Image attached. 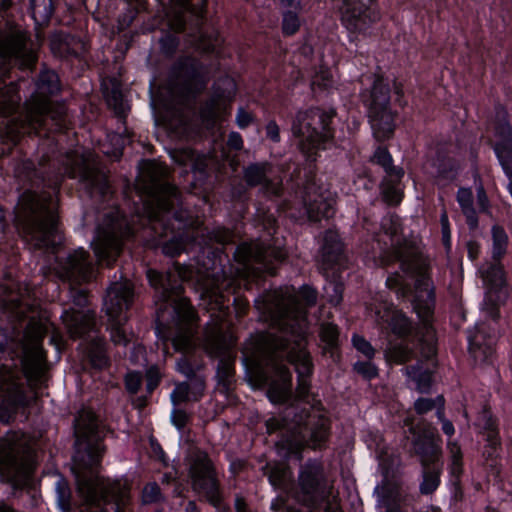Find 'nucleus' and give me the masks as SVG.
<instances>
[{"mask_svg":"<svg viewBox=\"0 0 512 512\" xmlns=\"http://www.w3.org/2000/svg\"><path fill=\"white\" fill-rule=\"evenodd\" d=\"M91 339L93 343L89 348L88 357L94 367L101 369L107 364L104 342L101 339L95 340L94 337H91Z\"/></svg>","mask_w":512,"mask_h":512,"instance_id":"obj_47","label":"nucleus"},{"mask_svg":"<svg viewBox=\"0 0 512 512\" xmlns=\"http://www.w3.org/2000/svg\"><path fill=\"white\" fill-rule=\"evenodd\" d=\"M226 312L221 306L218 315H215L211 323H208L203 344L206 351L212 356L219 358L217 375L223 382H229L233 374L234 354L232 351L235 338L227 330L224 322Z\"/></svg>","mask_w":512,"mask_h":512,"instance_id":"obj_11","label":"nucleus"},{"mask_svg":"<svg viewBox=\"0 0 512 512\" xmlns=\"http://www.w3.org/2000/svg\"><path fill=\"white\" fill-rule=\"evenodd\" d=\"M331 115L318 109L300 112L292 125V134L300 151L309 161L316 160L317 151L325 148L332 137L328 120Z\"/></svg>","mask_w":512,"mask_h":512,"instance_id":"obj_10","label":"nucleus"},{"mask_svg":"<svg viewBox=\"0 0 512 512\" xmlns=\"http://www.w3.org/2000/svg\"><path fill=\"white\" fill-rule=\"evenodd\" d=\"M20 96L18 86L14 83L0 87V113L4 117L11 116L19 107Z\"/></svg>","mask_w":512,"mask_h":512,"instance_id":"obj_38","label":"nucleus"},{"mask_svg":"<svg viewBox=\"0 0 512 512\" xmlns=\"http://www.w3.org/2000/svg\"><path fill=\"white\" fill-rule=\"evenodd\" d=\"M181 281H193L204 293L216 295L220 289L218 279L211 278L208 271L194 269L192 264L175 265L173 271L163 275L155 270H147V278L155 289L157 308V321L159 325L166 322V313L171 319L172 327H169L167 335L177 351L188 352L195 347L194 323L196 314L188 300L182 295Z\"/></svg>","mask_w":512,"mask_h":512,"instance_id":"obj_3","label":"nucleus"},{"mask_svg":"<svg viewBox=\"0 0 512 512\" xmlns=\"http://www.w3.org/2000/svg\"><path fill=\"white\" fill-rule=\"evenodd\" d=\"M411 356L412 351L405 341H400L399 343H389L385 351L386 359L398 364L408 361Z\"/></svg>","mask_w":512,"mask_h":512,"instance_id":"obj_43","label":"nucleus"},{"mask_svg":"<svg viewBox=\"0 0 512 512\" xmlns=\"http://www.w3.org/2000/svg\"><path fill=\"white\" fill-rule=\"evenodd\" d=\"M374 494L377 496L378 502L387 507L386 512H400L397 507H388V499L390 497L394 498V488L390 485L386 483L378 484L374 489Z\"/></svg>","mask_w":512,"mask_h":512,"instance_id":"obj_53","label":"nucleus"},{"mask_svg":"<svg viewBox=\"0 0 512 512\" xmlns=\"http://www.w3.org/2000/svg\"><path fill=\"white\" fill-rule=\"evenodd\" d=\"M134 233L128 220L118 208L107 213L98 226L91 243L95 256H107L109 253H121Z\"/></svg>","mask_w":512,"mask_h":512,"instance_id":"obj_15","label":"nucleus"},{"mask_svg":"<svg viewBox=\"0 0 512 512\" xmlns=\"http://www.w3.org/2000/svg\"><path fill=\"white\" fill-rule=\"evenodd\" d=\"M373 0H343L342 22L350 35L364 33L377 20L378 14L372 8ZM354 39L351 37V41Z\"/></svg>","mask_w":512,"mask_h":512,"instance_id":"obj_26","label":"nucleus"},{"mask_svg":"<svg viewBox=\"0 0 512 512\" xmlns=\"http://www.w3.org/2000/svg\"><path fill=\"white\" fill-rule=\"evenodd\" d=\"M478 274L484 289L482 312L487 317L496 320L500 316L498 308L508 298L506 276L499 258H486L479 265Z\"/></svg>","mask_w":512,"mask_h":512,"instance_id":"obj_16","label":"nucleus"},{"mask_svg":"<svg viewBox=\"0 0 512 512\" xmlns=\"http://www.w3.org/2000/svg\"><path fill=\"white\" fill-rule=\"evenodd\" d=\"M108 139L113 144V148L109 149V148H106L105 145H103L101 147V151L104 154H107L111 157L119 158L122 153V149H123L124 145L128 141V138L125 136H122L121 134H110V135H108Z\"/></svg>","mask_w":512,"mask_h":512,"instance_id":"obj_54","label":"nucleus"},{"mask_svg":"<svg viewBox=\"0 0 512 512\" xmlns=\"http://www.w3.org/2000/svg\"><path fill=\"white\" fill-rule=\"evenodd\" d=\"M303 202L305 214L311 221L328 219L334 213V195L328 189L317 186L314 181L307 183Z\"/></svg>","mask_w":512,"mask_h":512,"instance_id":"obj_28","label":"nucleus"},{"mask_svg":"<svg viewBox=\"0 0 512 512\" xmlns=\"http://www.w3.org/2000/svg\"><path fill=\"white\" fill-rule=\"evenodd\" d=\"M170 7L165 15L167 31L160 38V48L165 55L172 54L179 44L176 37L187 29L191 45L204 52H214L220 44L218 36L209 34L202 25L206 0H169Z\"/></svg>","mask_w":512,"mask_h":512,"instance_id":"obj_8","label":"nucleus"},{"mask_svg":"<svg viewBox=\"0 0 512 512\" xmlns=\"http://www.w3.org/2000/svg\"><path fill=\"white\" fill-rule=\"evenodd\" d=\"M49 104H51L49 102ZM34 99H31L25 106L24 111L5 123V136L9 142L13 145L16 144L22 134L25 133H38L39 130L46 125V121L49 119L55 120L60 115L59 112L51 111V105L48 109L42 112L40 115H36L33 110Z\"/></svg>","mask_w":512,"mask_h":512,"instance_id":"obj_22","label":"nucleus"},{"mask_svg":"<svg viewBox=\"0 0 512 512\" xmlns=\"http://www.w3.org/2000/svg\"><path fill=\"white\" fill-rule=\"evenodd\" d=\"M375 321L378 324L388 323L394 334L404 337L411 331V323L400 311L393 309L387 303L380 304L375 311Z\"/></svg>","mask_w":512,"mask_h":512,"instance_id":"obj_32","label":"nucleus"},{"mask_svg":"<svg viewBox=\"0 0 512 512\" xmlns=\"http://www.w3.org/2000/svg\"><path fill=\"white\" fill-rule=\"evenodd\" d=\"M141 375L138 372H129L125 378L126 388L130 393H136L141 385Z\"/></svg>","mask_w":512,"mask_h":512,"instance_id":"obj_64","label":"nucleus"},{"mask_svg":"<svg viewBox=\"0 0 512 512\" xmlns=\"http://www.w3.org/2000/svg\"><path fill=\"white\" fill-rule=\"evenodd\" d=\"M322 256H339L343 253V242L334 230H328L320 242Z\"/></svg>","mask_w":512,"mask_h":512,"instance_id":"obj_40","label":"nucleus"},{"mask_svg":"<svg viewBox=\"0 0 512 512\" xmlns=\"http://www.w3.org/2000/svg\"><path fill=\"white\" fill-rule=\"evenodd\" d=\"M373 161L383 167L387 176L392 179H401L403 176L402 169L396 168L392 165V157L388 150L383 147H378L373 155Z\"/></svg>","mask_w":512,"mask_h":512,"instance_id":"obj_41","label":"nucleus"},{"mask_svg":"<svg viewBox=\"0 0 512 512\" xmlns=\"http://www.w3.org/2000/svg\"><path fill=\"white\" fill-rule=\"evenodd\" d=\"M61 173L78 178L92 191L105 197L110 193L106 174L98 167L95 154L82 147L67 153L61 160Z\"/></svg>","mask_w":512,"mask_h":512,"instance_id":"obj_13","label":"nucleus"},{"mask_svg":"<svg viewBox=\"0 0 512 512\" xmlns=\"http://www.w3.org/2000/svg\"><path fill=\"white\" fill-rule=\"evenodd\" d=\"M181 86L170 91L169 99L153 100L155 122L176 139L189 136L191 100L204 86L205 80L194 60L179 71Z\"/></svg>","mask_w":512,"mask_h":512,"instance_id":"obj_7","label":"nucleus"},{"mask_svg":"<svg viewBox=\"0 0 512 512\" xmlns=\"http://www.w3.org/2000/svg\"><path fill=\"white\" fill-rule=\"evenodd\" d=\"M59 91V79L53 71H43L36 83V91L32 96L34 99V107L36 115H40L49 107L48 96L55 94Z\"/></svg>","mask_w":512,"mask_h":512,"instance_id":"obj_31","label":"nucleus"},{"mask_svg":"<svg viewBox=\"0 0 512 512\" xmlns=\"http://www.w3.org/2000/svg\"><path fill=\"white\" fill-rule=\"evenodd\" d=\"M469 351L476 361H487L493 354L494 337L486 335L484 325H477L468 332Z\"/></svg>","mask_w":512,"mask_h":512,"instance_id":"obj_33","label":"nucleus"},{"mask_svg":"<svg viewBox=\"0 0 512 512\" xmlns=\"http://www.w3.org/2000/svg\"><path fill=\"white\" fill-rule=\"evenodd\" d=\"M134 297L133 284L127 279L113 282L104 297V310L108 317L111 340L118 345H127L130 336L124 327L125 311L132 304Z\"/></svg>","mask_w":512,"mask_h":512,"instance_id":"obj_12","label":"nucleus"},{"mask_svg":"<svg viewBox=\"0 0 512 512\" xmlns=\"http://www.w3.org/2000/svg\"><path fill=\"white\" fill-rule=\"evenodd\" d=\"M352 342L357 351L362 353L368 359H371L374 356L375 351L373 347L363 337L354 335L352 338Z\"/></svg>","mask_w":512,"mask_h":512,"instance_id":"obj_61","label":"nucleus"},{"mask_svg":"<svg viewBox=\"0 0 512 512\" xmlns=\"http://www.w3.org/2000/svg\"><path fill=\"white\" fill-rule=\"evenodd\" d=\"M56 489V502L59 509L66 512L70 509V489L66 481L59 478L55 484Z\"/></svg>","mask_w":512,"mask_h":512,"instance_id":"obj_49","label":"nucleus"},{"mask_svg":"<svg viewBox=\"0 0 512 512\" xmlns=\"http://www.w3.org/2000/svg\"><path fill=\"white\" fill-rule=\"evenodd\" d=\"M235 93L236 83L229 76L219 79L214 84L211 98L200 110L201 122L208 130L220 127Z\"/></svg>","mask_w":512,"mask_h":512,"instance_id":"obj_20","label":"nucleus"},{"mask_svg":"<svg viewBox=\"0 0 512 512\" xmlns=\"http://www.w3.org/2000/svg\"><path fill=\"white\" fill-rule=\"evenodd\" d=\"M408 377L415 383L416 389L420 392L428 390L431 384V373L428 368H423L422 364L406 369Z\"/></svg>","mask_w":512,"mask_h":512,"instance_id":"obj_42","label":"nucleus"},{"mask_svg":"<svg viewBox=\"0 0 512 512\" xmlns=\"http://www.w3.org/2000/svg\"><path fill=\"white\" fill-rule=\"evenodd\" d=\"M275 173L267 164H254L245 170V178L249 185H260L261 190L267 195H278L281 184L274 179Z\"/></svg>","mask_w":512,"mask_h":512,"instance_id":"obj_30","label":"nucleus"},{"mask_svg":"<svg viewBox=\"0 0 512 512\" xmlns=\"http://www.w3.org/2000/svg\"><path fill=\"white\" fill-rule=\"evenodd\" d=\"M447 449L450 457L449 472L454 482H457L463 471L461 448L456 442L448 441Z\"/></svg>","mask_w":512,"mask_h":512,"instance_id":"obj_44","label":"nucleus"},{"mask_svg":"<svg viewBox=\"0 0 512 512\" xmlns=\"http://www.w3.org/2000/svg\"><path fill=\"white\" fill-rule=\"evenodd\" d=\"M12 63L20 64L23 67H30L34 63V55L27 48L25 36L16 33L0 41V76L7 72L6 65Z\"/></svg>","mask_w":512,"mask_h":512,"instance_id":"obj_29","label":"nucleus"},{"mask_svg":"<svg viewBox=\"0 0 512 512\" xmlns=\"http://www.w3.org/2000/svg\"><path fill=\"white\" fill-rule=\"evenodd\" d=\"M487 137L505 174L512 178V127L505 117L497 118L489 124Z\"/></svg>","mask_w":512,"mask_h":512,"instance_id":"obj_25","label":"nucleus"},{"mask_svg":"<svg viewBox=\"0 0 512 512\" xmlns=\"http://www.w3.org/2000/svg\"><path fill=\"white\" fill-rule=\"evenodd\" d=\"M388 105V83L382 77H378L368 100L371 129L378 141L389 139L394 131V115Z\"/></svg>","mask_w":512,"mask_h":512,"instance_id":"obj_19","label":"nucleus"},{"mask_svg":"<svg viewBox=\"0 0 512 512\" xmlns=\"http://www.w3.org/2000/svg\"><path fill=\"white\" fill-rule=\"evenodd\" d=\"M320 65L319 70L312 77V86L319 88H330L334 83V74L330 66L336 63V59L332 54V45H326L322 51L317 52Z\"/></svg>","mask_w":512,"mask_h":512,"instance_id":"obj_34","label":"nucleus"},{"mask_svg":"<svg viewBox=\"0 0 512 512\" xmlns=\"http://www.w3.org/2000/svg\"><path fill=\"white\" fill-rule=\"evenodd\" d=\"M382 228L385 234L389 237L391 245L400 244L398 236V219L393 216L385 217L382 220Z\"/></svg>","mask_w":512,"mask_h":512,"instance_id":"obj_56","label":"nucleus"},{"mask_svg":"<svg viewBox=\"0 0 512 512\" xmlns=\"http://www.w3.org/2000/svg\"><path fill=\"white\" fill-rule=\"evenodd\" d=\"M268 250L266 246L256 240L252 242H243L239 245L236 256H267Z\"/></svg>","mask_w":512,"mask_h":512,"instance_id":"obj_50","label":"nucleus"},{"mask_svg":"<svg viewBox=\"0 0 512 512\" xmlns=\"http://www.w3.org/2000/svg\"><path fill=\"white\" fill-rule=\"evenodd\" d=\"M493 256H503L506 252L508 237L504 229L499 226L492 228Z\"/></svg>","mask_w":512,"mask_h":512,"instance_id":"obj_52","label":"nucleus"},{"mask_svg":"<svg viewBox=\"0 0 512 512\" xmlns=\"http://www.w3.org/2000/svg\"><path fill=\"white\" fill-rule=\"evenodd\" d=\"M236 263L235 275L242 278L257 277L262 266L261 262L251 263V258H233Z\"/></svg>","mask_w":512,"mask_h":512,"instance_id":"obj_46","label":"nucleus"},{"mask_svg":"<svg viewBox=\"0 0 512 512\" xmlns=\"http://www.w3.org/2000/svg\"><path fill=\"white\" fill-rule=\"evenodd\" d=\"M413 434L415 452L420 456L423 466V481L420 484V491L423 494H430L437 489L440 483L442 466L436 465L441 453L440 441L436 431L431 426H424L416 429L410 428Z\"/></svg>","mask_w":512,"mask_h":512,"instance_id":"obj_14","label":"nucleus"},{"mask_svg":"<svg viewBox=\"0 0 512 512\" xmlns=\"http://www.w3.org/2000/svg\"><path fill=\"white\" fill-rule=\"evenodd\" d=\"M32 471L30 438L9 432L0 440V477L14 487L25 485Z\"/></svg>","mask_w":512,"mask_h":512,"instance_id":"obj_9","label":"nucleus"},{"mask_svg":"<svg viewBox=\"0 0 512 512\" xmlns=\"http://www.w3.org/2000/svg\"><path fill=\"white\" fill-rule=\"evenodd\" d=\"M400 179H390L386 176L385 182L383 183L382 191L387 202L390 204H398L401 201L402 193L398 185L396 184Z\"/></svg>","mask_w":512,"mask_h":512,"instance_id":"obj_51","label":"nucleus"},{"mask_svg":"<svg viewBox=\"0 0 512 512\" xmlns=\"http://www.w3.org/2000/svg\"><path fill=\"white\" fill-rule=\"evenodd\" d=\"M31 11L34 17L40 15L42 20H47L52 13L51 0H32Z\"/></svg>","mask_w":512,"mask_h":512,"instance_id":"obj_59","label":"nucleus"},{"mask_svg":"<svg viewBox=\"0 0 512 512\" xmlns=\"http://www.w3.org/2000/svg\"><path fill=\"white\" fill-rule=\"evenodd\" d=\"M354 369L365 378L371 379L377 375L376 366L368 359L367 361H358L354 364Z\"/></svg>","mask_w":512,"mask_h":512,"instance_id":"obj_60","label":"nucleus"},{"mask_svg":"<svg viewBox=\"0 0 512 512\" xmlns=\"http://www.w3.org/2000/svg\"><path fill=\"white\" fill-rule=\"evenodd\" d=\"M291 479L290 470L284 465H277L269 472V481L274 487L286 489Z\"/></svg>","mask_w":512,"mask_h":512,"instance_id":"obj_48","label":"nucleus"},{"mask_svg":"<svg viewBox=\"0 0 512 512\" xmlns=\"http://www.w3.org/2000/svg\"><path fill=\"white\" fill-rule=\"evenodd\" d=\"M400 269L401 272L388 277L387 285L396 288L403 296L408 291L413 293L412 304L421 321L417 331L421 354L430 359L436 353V340L432 327L434 292L427 275L428 267L422 258H401Z\"/></svg>","mask_w":512,"mask_h":512,"instance_id":"obj_6","label":"nucleus"},{"mask_svg":"<svg viewBox=\"0 0 512 512\" xmlns=\"http://www.w3.org/2000/svg\"><path fill=\"white\" fill-rule=\"evenodd\" d=\"M444 401L442 397H437L436 400L428 399V398H419L414 406L415 410L419 414L426 413L434 408H438V410H441L443 407Z\"/></svg>","mask_w":512,"mask_h":512,"instance_id":"obj_58","label":"nucleus"},{"mask_svg":"<svg viewBox=\"0 0 512 512\" xmlns=\"http://www.w3.org/2000/svg\"><path fill=\"white\" fill-rule=\"evenodd\" d=\"M42 166V164L40 165ZM44 169H36L34 163L30 160L17 166L15 176L21 182L42 183L43 187L48 186L49 190L38 191L28 189L20 197V229L24 240L30 245L39 249L52 250L62 241L57 228V197L56 190L59 180H46ZM38 189V185H36Z\"/></svg>","mask_w":512,"mask_h":512,"instance_id":"obj_5","label":"nucleus"},{"mask_svg":"<svg viewBox=\"0 0 512 512\" xmlns=\"http://www.w3.org/2000/svg\"><path fill=\"white\" fill-rule=\"evenodd\" d=\"M48 330L47 322L42 318L36 320L29 317L24 335L19 340L21 350V365L29 380H40L45 373V358L41 340Z\"/></svg>","mask_w":512,"mask_h":512,"instance_id":"obj_17","label":"nucleus"},{"mask_svg":"<svg viewBox=\"0 0 512 512\" xmlns=\"http://www.w3.org/2000/svg\"><path fill=\"white\" fill-rule=\"evenodd\" d=\"M74 307L62 314V320L72 337H82L92 332L95 325V315L86 308L88 302L86 293L82 290L73 294Z\"/></svg>","mask_w":512,"mask_h":512,"instance_id":"obj_27","label":"nucleus"},{"mask_svg":"<svg viewBox=\"0 0 512 512\" xmlns=\"http://www.w3.org/2000/svg\"><path fill=\"white\" fill-rule=\"evenodd\" d=\"M97 420L90 410H82L75 419L76 454L73 472L85 512H126L129 487L126 480L102 478L98 465L103 447L96 436Z\"/></svg>","mask_w":512,"mask_h":512,"instance_id":"obj_2","label":"nucleus"},{"mask_svg":"<svg viewBox=\"0 0 512 512\" xmlns=\"http://www.w3.org/2000/svg\"><path fill=\"white\" fill-rule=\"evenodd\" d=\"M243 141L237 132H231L228 138L227 147L222 144L215 143L213 151L209 156L197 155L190 148L174 149L170 152L171 159L178 165L185 166L193 171H204L212 163L227 161L229 165L235 169V162L230 156L232 150H240Z\"/></svg>","mask_w":512,"mask_h":512,"instance_id":"obj_18","label":"nucleus"},{"mask_svg":"<svg viewBox=\"0 0 512 512\" xmlns=\"http://www.w3.org/2000/svg\"><path fill=\"white\" fill-rule=\"evenodd\" d=\"M160 489L155 483L147 484L142 493V499L144 503H152L159 499Z\"/></svg>","mask_w":512,"mask_h":512,"instance_id":"obj_63","label":"nucleus"},{"mask_svg":"<svg viewBox=\"0 0 512 512\" xmlns=\"http://www.w3.org/2000/svg\"><path fill=\"white\" fill-rule=\"evenodd\" d=\"M316 302V292L303 286L298 292L293 287H284L266 293L256 300V307L263 320L277 327L281 335L265 333L248 343L243 351V363L249 381L259 387L268 386V398L273 403H283L292 398L291 373L285 360L295 367L298 385L295 399L316 407L310 393L309 377L313 365L304 348L306 337L305 306Z\"/></svg>","mask_w":512,"mask_h":512,"instance_id":"obj_1","label":"nucleus"},{"mask_svg":"<svg viewBox=\"0 0 512 512\" xmlns=\"http://www.w3.org/2000/svg\"><path fill=\"white\" fill-rule=\"evenodd\" d=\"M189 474L193 488L212 504L219 501L218 486L207 455L199 450L191 453L189 459Z\"/></svg>","mask_w":512,"mask_h":512,"instance_id":"obj_24","label":"nucleus"},{"mask_svg":"<svg viewBox=\"0 0 512 512\" xmlns=\"http://www.w3.org/2000/svg\"><path fill=\"white\" fill-rule=\"evenodd\" d=\"M103 93L106 97L107 103L113 106L115 111L119 114L124 112L123 97L117 84H113L112 90L109 92L106 87L103 88Z\"/></svg>","mask_w":512,"mask_h":512,"instance_id":"obj_55","label":"nucleus"},{"mask_svg":"<svg viewBox=\"0 0 512 512\" xmlns=\"http://www.w3.org/2000/svg\"><path fill=\"white\" fill-rule=\"evenodd\" d=\"M321 340L328 348H334L338 341V330L335 325L327 323L321 326Z\"/></svg>","mask_w":512,"mask_h":512,"instance_id":"obj_57","label":"nucleus"},{"mask_svg":"<svg viewBox=\"0 0 512 512\" xmlns=\"http://www.w3.org/2000/svg\"><path fill=\"white\" fill-rule=\"evenodd\" d=\"M18 372L2 365L0 368V397L5 406H10L16 402L19 392L17 383Z\"/></svg>","mask_w":512,"mask_h":512,"instance_id":"obj_35","label":"nucleus"},{"mask_svg":"<svg viewBox=\"0 0 512 512\" xmlns=\"http://www.w3.org/2000/svg\"><path fill=\"white\" fill-rule=\"evenodd\" d=\"M328 436V420L322 416H309L305 428H299L292 438L283 439L278 443L279 454L284 457L297 455L304 444L313 448L320 447Z\"/></svg>","mask_w":512,"mask_h":512,"instance_id":"obj_21","label":"nucleus"},{"mask_svg":"<svg viewBox=\"0 0 512 512\" xmlns=\"http://www.w3.org/2000/svg\"><path fill=\"white\" fill-rule=\"evenodd\" d=\"M168 175V167L160 162L143 163L139 178L148 197L143 206L145 218L154 235V245L162 246L166 256L188 254L192 251L184 243L183 233L175 231V224L180 231L193 223L183 218L182 211H172L178 190L168 181Z\"/></svg>","mask_w":512,"mask_h":512,"instance_id":"obj_4","label":"nucleus"},{"mask_svg":"<svg viewBox=\"0 0 512 512\" xmlns=\"http://www.w3.org/2000/svg\"><path fill=\"white\" fill-rule=\"evenodd\" d=\"M301 495L298 500L306 505H317L332 494L331 487L324 480L323 468L316 461L308 462L299 475Z\"/></svg>","mask_w":512,"mask_h":512,"instance_id":"obj_23","label":"nucleus"},{"mask_svg":"<svg viewBox=\"0 0 512 512\" xmlns=\"http://www.w3.org/2000/svg\"><path fill=\"white\" fill-rule=\"evenodd\" d=\"M257 220L265 230L270 234V230L275 226L276 218L272 212L257 209Z\"/></svg>","mask_w":512,"mask_h":512,"instance_id":"obj_62","label":"nucleus"},{"mask_svg":"<svg viewBox=\"0 0 512 512\" xmlns=\"http://www.w3.org/2000/svg\"><path fill=\"white\" fill-rule=\"evenodd\" d=\"M457 202L466 217L467 223L471 229L478 225L476 211L474 209V197L470 188H460L457 193Z\"/></svg>","mask_w":512,"mask_h":512,"instance_id":"obj_39","label":"nucleus"},{"mask_svg":"<svg viewBox=\"0 0 512 512\" xmlns=\"http://www.w3.org/2000/svg\"><path fill=\"white\" fill-rule=\"evenodd\" d=\"M281 3L292 8V10L286 11L283 15V31L288 35L294 34L300 26L296 13L299 3L295 0H281Z\"/></svg>","mask_w":512,"mask_h":512,"instance_id":"obj_45","label":"nucleus"},{"mask_svg":"<svg viewBox=\"0 0 512 512\" xmlns=\"http://www.w3.org/2000/svg\"><path fill=\"white\" fill-rule=\"evenodd\" d=\"M69 268L65 277L74 282L89 281L94 276L93 267L87 263L86 258H65Z\"/></svg>","mask_w":512,"mask_h":512,"instance_id":"obj_37","label":"nucleus"},{"mask_svg":"<svg viewBox=\"0 0 512 512\" xmlns=\"http://www.w3.org/2000/svg\"><path fill=\"white\" fill-rule=\"evenodd\" d=\"M204 390V383L200 379L192 380L190 383L176 385L171 393V400L174 404L184 401H197Z\"/></svg>","mask_w":512,"mask_h":512,"instance_id":"obj_36","label":"nucleus"}]
</instances>
